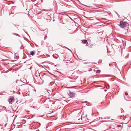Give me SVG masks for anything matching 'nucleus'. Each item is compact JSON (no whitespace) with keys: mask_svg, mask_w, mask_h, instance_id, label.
Segmentation results:
<instances>
[{"mask_svg":"<svg viewBox=\"0 0 131 131\" xmlns=\"http://www.w3.org/2000/svg\"><path fill=\"white\" fill-rule=\"evenodd\" d=\"M74 124H81L83 123H85L89 122V119L87 118V115L84 116L83 115L80 118V116L75 117L74 119Z\"/></svg>","mask_w":131,"mask_h":131,"instance_id":"1","label":"nucleus"},{"mask_svg":"<svg viewBox=\"0 0 131 131\" xmlns=\"http://www.w3.org/2000/svg\"><path fill=\"white\" fill-rule=\"evenodd\" d=\"M128 24V23L126 21H121L120 22L119 26L121 28H123L125 27Z\"/></svg>","mask_w":131,"mask_h":131,"instance_id":"2","label":"nucleus"},{"mask_svg":"<svg viewBox=\"0 0 131 131\" xmlns=\"http://www.w3.org/2000/svg\"><path fill=\"white\" fill-rule=\"evenodd\" d=\"M69 95L70 97L72 98L74 97V93L73 92H71L70 91V93L69 94Z\"/></svg>","mask_w":131,"mask_h":131,"instance_id":"3","label":"nucleus"},{"mask_svg":"<svg viewBox=\"0 0 131 131\" xmlns=\"http://www.w3.org/2000/svg\"><path fill=\"white\" fill-rule=\"evenodd\" d=\"M82 43L83 44L86 43H88V40L86 39H84L82 40Z\"/></svg>","mask_w":131,"mask_h":131,"instance_id":"4","label":"nucleus"},{"mask_svg":"<svg viewBox=\"0 0 131 131\" xmlns=\"http://www.w3.org/2000/svg\"><path fill=\"white\" fill-rule=\"evenodd\" d=\"M14 99L13 98H10L8 100V102H9V103L10 104H12V103L11 102L13 101V99Z\"/></svg>","mask_w":131,"mask_h":131,"instance_id":"5","label":"nucleus"},{"mask_svg":"<svg viewBox=\"0 0 131 131\" xmlns=\"http://www.w3.org/2000/svg\"><path fill=\"white\" fill-rule=\"evenodd\" d=\"M30 54L32 56H34L35 54V51H32L30 52Z\"/></svg>","mask_w":131,"mask_h":131,"instance_id":"6","label":"nucleus"},{"mask_svg":"<svg viewBox=\"0 0 131 131\" xmlns=\"http://www.w3.org/2000/svg\"><path fill=\"white\" fill-rule=\"evenodd\" d=\"M101 72V71L99 70H96V72L98 73H100Z\"/></svg>","mask_w":131,"mask_h":131,"instance_id":"7","label":"nucleus"},{"mask_svg":"<svg viewBox=\"0 0 131 131\" xmlns=\"http://www.w3.org/2000/svg\"><path fill=\"white\" fill-rule=\"evenodd\" d=\"M93 45H91L89 47L90 48H92L93 47Z\"/></svg>","mask_w":131,"mask_h":131,"instance_id":"8","label":"nucleus"},{"mask_svg":"<svg viewBox=\"0 0 131 131\" xmlns=\"http://www.w3.org/2000/svg\"><path fill=\"white\" fill-rule=\"evenodd\" d=\"M125 95L127 96L128 95V93L127 92H126L125 93Z\"/></svg>","mask_w":131,"mask_h":131,"instance_id":"9","label":"nucleus"},{"mask_svg":"<svg viewBox=\"0 0 131 131\" xmlns=\"http://www.w3.org/2000/svg\"><path fill=\"white\" fill-rule=\"evenodd\" d=\"M121 112L122 113L124 111L123 110L122 108H121Z\"/></svg>","mask_w":131,"mask_h":131,"instance_id":"10","label":"nucleus"},{"mask_svg":"<svg viewBox=\"0 0 131 131\" xmlns=\"http://www.w3.org/2000/svg\"><path fill=\"white\" fill-rule=\"evenodd\" d=\"M86 44V46H88L89 45H88V42Z\"/></svg>","mask_w":131,"mask_h":131,"instance_id":"11","label":"nucleus"},{"mask_svg":"<svg viewBox=\"0 0 131 131\" xmlns=\"http://www.w3.org/2000/svg\"><path fill=\"white\" fill-rule=\"evenodd\" d=\"M118 127H121V125H118Z\"/></svg>","mask_w":131,"mask_h":131,"instance_id":"12","label":"nucleus"},{"mask_svg":"<svg viewBox=\"0 0 131 131\" xmlns=\"http://www.w3.org/2000/svg\"><path fill=\"white\" fill-rule=\"evenodd\" d=\"M75 16L74 15V19H76L77 18L76 17L75 18Z\"/></svg>","mask_w":131,"mask_h":131,"instance_id":"13","label":"nucleus"},{"mask_svg":"<svg viewBox=\"0 0 131 131\" xmlns=\"http://www.w3.org/2000/svg\"><path fill=\"white\" fill-rule=\"evenodd\" d=\"M13 35H16V34L15 33H13Z\"/></svg>","mask_w":131,"mask_h":131,"instance_id":"14","label":"nucleus"},{"mask_svg":"<svg viewBox=\"0 0 131 131\" xmlns=\"http://www.w3.org/2000/svg\"><path fill=\"white\" fill-rule=\"evenodd\" d=\"M106 118H106H106H104V119H106Z\"/></svg>","mask_w":131,"mask_h":131,"instance_id":"15","label":"nucleus"},{"mask_svg":"<svg viewBox=\"0 0 131 131\" xmlns=\"http://www.w3.org/2000/svg\"><path fill=\"white\" fill-rule=\"evenodd\" d=\"M107 118L109 119V118H108V117H107Z\"/></svg>","mask_w":131,"mask_h":131,"instance_id":"16","label":"nucleus"},{"mask_svg":"<svg viewBox=\"0 0 131 131\" xmlns=\"http://www.w3.org/2000/svg\"><path fill=\"white\" fill-rule=\"evenodd\" d=\"M100 81H99V82H100ZM102 82H103V81H102Z\"/></svg>","mask_w":131,"mask_h":131,"instance_id":"17","label":"nucleus"},{"mask_svg":"<svg viewBox=\"0 0 131 131\" xmlns=\"http://www.w3.org/2000/svg\"><path fill=\"white\" fill-rule=\"evenodd\" d=\"M46 37L45 36V39Z\"/></svg>","mask_w":131,"mask_h":131,"instance_id":"18","label":"nucleus"},{"mask_svg":"<svg viewBox=\"0 0 131 131\" xmlns=\"http://www.w3.org/2000/svg\"><path fill=\"white\" fill-rule=\"evenodd\" d=\"M74 23H75V21H74Z\"/></svg>","mask_w":131,"mask_h":131,"instance_id":"19","label":"nucleus"}]
</instances>
